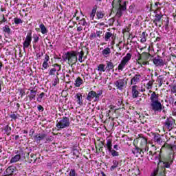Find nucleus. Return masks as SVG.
I'll return each instance as SVG.
<instances>
[{
	"label": "nucleus",
	"mask_w": 176,
	"mask_h": 176,
	"mask_svg": "<svg viewBox=\"0 0 176 176\" xmlns=\"http://www.w3.org/2000/svg\"><path fill=\"white\" fill-rule=\"evenodd\" d=\"M147 155L151 157V160H157L158 166H160L161 169L159 167L154 169L151 173V176H166L167 175V170L166 168H171L173 163H174V153L171 151L168 155L162 156V152H160L158 155H156V152L154 153L152 151L147 153Z\"/></svg>",
	"instance_id": "1"
},
{
	"label": "nucleus",
	"mask_w": 176,
	"mask_h": 176,
	"mask_svg": "<svg viewBox=\"0 0 176 176\" xmlns=\"http://www.w3.org/2000/svg\"><path fill=\"white\" fill-rule=\"evenodd\" d=\"M151 104L150 107L153 112L155 113H160L164 109V107L162 104V102L159 101V95L156 94V92H153L150 97Z\"/></svg>",
	"instance_id": "2"
},
{
	"label": "nucleus",
	"mask_w": 176,
	"mask_h": 176,
	"mask_svg": "<svg viewBox=\"0 0 176 176\" xmlns=\"http://www.w3.org/2000/svg\"><path fill=\"white\" fill-rule=\"evenodd\" d=\"M63 61H67L68 64H76L78 63V52L76 51L67 52L63 56Z\"/></svg>",
	"instance_id": "3"
},
{
	"label": "nucleus",
	"mask_w": 176,
	"mask_h": 176,
	"mask_svg": "<svg viewBox=\"0 0 176 176\" xmlns=\"http://www.w3.org/2000/svg\"><path fill=\"white\" fill-rule=\"evenodd\" d=\"M101 96H102V90H98L97 91V92L94 91H91L88 93L86 100H87V101H89V102H91V101H93V100L94 102H98V101H100V97H101Z\"/></svg>",
	"instance_id": "4"
},
{
	"label": "nucleus",
	"mask_w": 176,
	"mask_h": 176,
	"mask_svg": "<svg viewBox=\"0 0 176 176\" xmlns=\"http://www.w3.org/2000/svg\"><path fill=\"white\" fill-rule=\"evenodd\" d=\"M71 122H69V118L68 117H63L60 121H57L56 122V127L60 130L63 129H68Z\"/></svg>",
	"instance_id": "5"
},
{
	"label": "nucleus",
	"mask_w": 176,
	"mask_h": 176,
	"mask_svg": "<svg viewBox=\"0 0 176 176\" xmlns=\"http://www.w3.org/2000/svg\"><path fill=\"white\" fill-rule=\"evenodd\" d=\"M127 80L128 79L126 78H120L114 82V85L118 90L123 91L127 87Z\"/></svg>",
	"instance_id": "6"
},
{
	"label": "nucleus",
	"mask_w": 176,
	"mask_h": 176,
	"mask_svg": "<svg viewBox=\"0 0 176 176\" xmlns=\"http://www.w3.org/2000/svg\"><path fill=\"white\" fill-rule=\"evenodd\" d=\"M129 3V1H123L122 3H120V8L117 10L116 16L117 17H122L123 16V12L127 10L126 4Z\"/></svg>",
	"instance_id": "7"
},
{
	"label": "nucleus",
	"mask_w": 176,
	"mask_h": 176,
	"mask_svg": "<svg viewBox=\"0 0 176 176\" xmlns=\"http://www.w3.org/2000/svg\"><path fill=\"white\" fill-rule=\"evenodd\" d=\"M32 42V32L30 31L28 32L25 37V41L23 42V49H28Z\"/></svg>",
	"instance_id": "8"
},
{
	"label": "nucleus",
	"mask_w": 176,
	"mask_h": 176,
	"mask_svg": "<svg viewBox=\"0 0 176 176\" xmlns=\"http://www.w3.org/2000/svg\"><path fill=\"white\" fill-rule=\"evenodd\" d=\"M151 61H153V64L156 67H164V60L163 59H162V57L159 55H157L155 57L153 56Z\"/></svg>",
	"instance_id": "9"
},
{
	"label": "nucleus",
	"mask_w": 176,
	"mask_h": 176,
	"mask_svg": "<svg viewBox=\"0 0 176 176\" xmlns=\"http://www.w3.org/2000/svg\"><path fill=\"white\" fill-rule=\"evenodd\" d=\"M141 82V74L140 73H137L134 75L133 77L131 79V85L135 86V85H138Z\"/></svg>",
	"instance_id": "10"
},
{
	"label": "nucleus",
	"mask_w": 176,
	"mask_h": 176,
	"mask_svg": "<svg viewBox=\"0 0 176 176\" xmlns=\"http://www.w3.org/2000/svg\"><path fill=\"white\" fill-rule=\"evenodd\" d=\"M164 126L168 130H173L174 126V120L173 118H167L164 122Z\"/></svg>",
	"instance_id": "11"
},
{
	"label": "nucleus",
	"mask_w": 176,
	"mask_h": 176,
	"mask_svg": "<svg viewBox=\"0 0 176 176\" xmlns=\"http://www.w3.org/2000/svg\"><path fill=\"white\" fill-rule=\"evenodd\" d=\"M17 171V168L16 166H9L7 168L6 170L5 171L6 175H13L14 174H16L15 173Z\"/></svg>",
	"instance_id": "12"
},
{
	"label": "nucleus",
	"mask_w": 176,
	"mask_h": 176,
	"mask_svg": "<svg viewBox=\"0 0 176 176\" xmlns=\"http://www.w3.org/2000/svg\"><path fill=\"white\" fill-rule=\"evenodd\" d=\"M46 138V133H38L34 135V140L37 144H41V141H44Z\"/></svg>",
	"instance_id": "13"
},
{
	"label": "nucleus",
	"mask_w": 176,
	"mask_h": 176,
	"mask_svg": "<svg viewBox=\"0 0 176 176\" xmlns=\"http://www.w3.org/2000/svg\"><path fill=\"white\" fill-rule=\"evenodd\" d=\"M131 88H132V91H131L132 97L133 98H138L140 96V91H138V86L133 85L132 86Z\"/></svg>",
	"instance_id": "14"
},
{
	"label": "nucleus",
	"mask_w": 176,
	"mask_h": 176,
	"mask_svg": "<svg viewBox=\"0 0 176 176\" xmlns=\"http://www.w3.org/2000/svg\"><path fill=\"white\" fill-rule=\"evenodd\" d=\"M153 141L160 145L163 142V139H162V135L159 133H153Z\"/></svg>",
	"instance_id": "15"
},
{
	"label": "nucleus",
	"mask_w": 176,
	"mask_h": 176,
	"mask_svg": "<svg viewBox=\"0 0 176 176\" xmlns=\"http://www.w3.org/2000/svg\"><path fill=\"white\" fill-rule=\"evenodd\" d=\"M101 35H102V31L97 30L96 32H92L90 34V39H96V38H101Z\"/></svg>",
	"instance_id": "16"
},
{
	"label": "nucleus",
	"mask_w": 176,
	"mask_h": 176,
	"mask_svg": "<svg viewBox=\"0 0 176 176\" xmlns=\"http://www.w3.org/2000/svg\"><path fill=\"white\" fill-rule=\"evenodd\" d=\"M102 144L103 146L106 148L107 151L112 149V139H107L106 144H104V142H102Z\"/></svg>",
	"instance_id": "17"
},
{
	"label": "nucleus",
	"mask_w": 176,
	"mask_h": 176,
	"mask_svg": "<svg viewBox=\"0 0 176 176\" xmlns=\"http://www.w3.org/2000/svg\"><path fill=\"white\" fill-rule=\"evenodd\" d=\"M3 32H4L5 35H8V36H10L12 35V29L9 27V25H6L2 28Z\"/></svg>",
	"instance_id": "18"
},
{
	"label": "nucleus",
	"mask_w": 176,
	"mask_h": 176,
	"mask_svg": "<svg viewBox=\"0 0 176 176\" xmlns=\"http://www.w3.org/2000/svg\"><path fill=\"white\" fill-rule=\"evenodd\" d=\"M75 97L77 99V102L78 105L82 107L83 105V98L82 96V94L80 93L76 94Z\"/></svg>",
	"instance_id": "19"
},
{
	"label": "nucleus",
	"mask_w": 176,
	"mask_h": 176,
	"mask_svg": "<svg viewBox=\"0 0 176 176\" xmlns=\"http://www.w3.org/2000/svg\"><path fill=\"white\" fill-rule=\"evenodd\" d=\"M142 56L143 57L144 60H145V61H149L151 60H152L153 57V56L151 55V54L145 52L142 54Z\"/></svg>",
	"instance_id": "20"
},
{
	"label": "nucleus",
	"mask_w": 176,
	"mask_h": 176,
	"mask_svg": "<svg viewBox=\"0 0 176 176\" xmlns=\"http://www.w3.org/2000/svg\"><path fill=\"white\" fill-rule=\"evenodd\" d=\"M106 71L107 72H109V71H111V69H113V68L115 67V65H113V63H112V61H109V60H107L106 61Z\"/></svg>",
	"instance_id": "21"
},
{
	"label": "nucleus",
	"mask_w": 176,
	"mask_h": 176,
	"mask_svg": "<svg viewBox=\"0 0 176 176\" xmlns=\"http://www.w3.org/2000/svg\"><path fill=\"white\" fill-rule=\"evenodd\" d=\"M131 60V54L127 53L126 55L123 57L121 61H122L124 64L127 65V64H129V61H130Z\"/></svg>",
	"instance_id": "22"
},
{
	"label": "nucleus",
	"mask_w": 176,
	"mask_h": 176,
	"mask_svg": "<svg viewBox=\"0 0 176 176\" xmlns=\"http://www.w3.org/2000/svg\"><path fill=\"white\" fill-rule=\"evenodd\" d=\"M96 14H97V5H95L93 8L91 12L89 14V17L91 19V20H94V17H96Z\"/></svg>",
	"instance_id": "23"
},
{
	"label": "nucleus",
	"mask_w": 176,
	"mask_h": 176,
	"mask_svg": "<svg viewBox=\"0 0 176 176\" xmlns=\"http://www.w3.org/2000/svg\"><path fill=\"white\" fill-rule=\"evenodd\" d=\"M111 48L109 47H106L102 51V54L104 56V57H109V54H111Z\"/></svg>",
	"instance_id": "24"
},
{
	"label": "nucleus",
	"mask_w": 176,
	"mask_h": 176,
	"mask_svg": "<svg viewBox=\"0 0 176 176\" xmlns=\"http://www.w3.org/2000/svg\"><path fill=\"white\" fill-rule=\"evenodd\" d=\"M21 159V155L16 154L14 157H12L10 161V163H17Z\"/></svg>",
	"instance_id": "25"
},
{
	"label": "nucleus",
	"mask_w": 176,
	"mask_h": 176,
	"mask_svg": "<svg viewBox=\"0 0 176 176\" xmlns=\"http://www.w3.org/2000/svg\"><path fill=\"white\" fill-rule=\"evenodd\" d=\"M82 85H83V80L80 77H78L75 80L74 85L76 87H80Z\"/></svg>",
	"instance_id": "26"
},
{
	"label": "nucleus",
	"mask_w": 176,
	"mask_h": 176,
	"mask_svg": "<svg viewBox=\"0 0 176 176\" xmlns=\"http://www.w3.org/2000/svg\"><path fill=\"white\" fill-rule=\"evenodd\" d=\"M36 96V91L34 89L30 90V94L28 96L30 100L32 101V100H35Z\"/></svg>",
	"instance_id": "27"
},
{
	"label": "nucleus",
	"mask_w": 176,
	"mask_h": 176,
	"mask_svg": "<svg viewBox=\"0 0 176 176\" xmlns=\"http://www.w3.org/2000/svg\"><path fill=\"white\" fill-rule=\"evenodd\" d=\"M104 16H105V13L104 11L98 10L96 12V17L98 20H101V19H104Z\"/></svg>",
	"instance_id": "28"
},
{
	"label": "nucleus",
	"mask_w": 176,
	"mask_h": 176,
	"mask_svg": "<svg viewBox=\"0 0 176 176\" xmlns=\"http://www.w3.org/2000/svg\"><path fill=\"white\" fill-rule=\"evenodd\" d=\"M140 38H141V40H140L141 43H145V42H146V38H148V34H146V32H143L142 33Z\"/></svg>",
	"instance_id": "29"
},
{
	"label": "nucleus",
	"mask_w": 176,
	"mask_h": 176,
	"mask_svg": "<svg viewBox=\"0 0 176 176\" xmlns=\"http://www.w3.org/2000/svg\"><path fill=\"white\" fill-rule=\"evenodd\" d=\"M112 36H113V34H112L111 32H107L104 35L105 42H108V41H109V39H111V38H112Z\"/></svg>",
	"instance_id": "30"
},
{
	"label": "nucleus",
	"mask_w": 176,
	"mask_h": 176,
	"mask_svg": "<svg viewBox=\"0 0 176 176\" xmlns=\"http://www.w3.org/2000/svg\"><path fill=\"white\" fill-rule=\"evenodd\" d=\"M108 152L109 153H111V156H113V157H116L117 156H119V152L116 151V150H115L113 148L109 150Z\"/></svg>",
	"instance_id": "31"
},
{
	"label": "nucleus",
	"mask_w": 176,
	"mask_h": 176,
	"mask_svg": "<svg viewBox=\"0 0 176 176\" xmlns=\"http://www.w3.org/2000/svg\"><path fill=\"white\" fill-rule=\"evenodd\" d=\"M98 71L99 72H105V71H107V67H105V65L104 64H100L98 66Z\"/></svg>",
	"instance_id": "32"
},
{
	"label": "nucleus",
	"mask_w": 176,
	"mask_h": 176,
	"mask_svg": "<svg viewBox=\"0 0 176 176\" xmlns=\"http://www.w3.org/2000/svg\"><path fill=\"white\" fill-rule=\"evenodd\" d=\"M118 166H119V162H118L116 160H114L113 161V165L110 168L111 171H113L115 168L118 167Z\"/></svg>",
	"instance_id": "33"
},
{
	"label": "nucleus",
	"mask_w": 176,
	"mask_h": 176,
	"mask_svg": "<svg viewBox=\"0 0 176 176\" xmlns=\"http://www.w3.org/2000/svg\"><path fill=\"white\" fill-rule=\"evenodd\" d=\"M39 28L41 30V34H45L47 32V29L43 23L39 25Z\"/></svg>",
	"instance_id": "34"
},
{
	"label": "nucleus",
	"mask_w": 176,
	"mask_h": 176,
	"mask_svg": "<svg viewBox=\"0 0 176 176\" xmlns=\"http://www.w3.org/2000/svg\"><path fill=\"white\" fill-rule=\"evenodd\" d=\"M4 131L7 134V135H10L12 133V127L9 126V125H6L4 127Z\"/></svg>",
	"instance_id": "35"
},
{
	"label": "nucleus",
	"mask_w": 176,
	"mask_h": 176,
	"mask_svg": "<svg viewBox=\"0 0 176 176\" xmlns=\"http://www.w3.org/2000/svg\"><path fill=\"white\" fill-rule=\"evenodd\" d=\"M77 54H78V61L79 63H83V56H85V52L83 51H81L80 52H78Z\"/></svg>",
	"instance_id": "36"
},
{
	"label": "nucleus",
	"mask_w": 176,
	"mask_h": 176,
	"mask_svg": "<svg viewBox=\"0 0 176 176\" xmlns=\"http://www.w3.org/2000/svg\"><path fill=\"white\" fill-rule=\"evenodd\" d=\"M141 152H142V150L137 146H135V148L132 149V153L133 155H135L136 153L141 154Z\"/></svg>",
	"instance_id": "37"
},
{
	"label": "nucleus",
	"mask_w": 176,
	"mask_h": 176,
	"mask_svg": "<svg viewBox=\"0 0 176 176\" xmlns=\"http://www.w3.org/2000/svg\"><path fill=\"white\" fill-rule=\"evenodd\" d=\"M126 65H127L121 60V63L118 65V71H123V69H124Z\"/></svg>",
	"instance_id": "38"
},
{
	"label": "nucleus",
	"mask_w": 176,
	"mask_h": 176,
	"mask_svg": "<svg viewBox=\"0 0 176 176\" xmlns=\"http://www.w3.org/2000/svg\"><path fill=\"white\" fill-rule=\"evenodd\" d=\"M164 80V77H163V76H162V75H160L157 77V82H158L160 87L162 86V85H163Z\"/></svg>",
	"instance_id": "39"
},
{
	"label": "nucleus",
	"mask_w": 176,
	"mask_h": 176,
	"mask_svg": "<svg viewBox=\"0 0 176 176\" xmlns=\"http://www.w3.org/2000/svg\"><path fill=\"white\" fill-rule=\"evenodd\" d=\"M45 143L47 144V142H50L53 141V136H47V134H45Z\"/></svg>",
	"instance_id": "40"
},
{
	"label": "nucleus",
	"mask_w": 176,
	"mask_h": 176,
	"mask_svg": "<svg viewBox=\"0 0 176 176\" xmlns=\"http://www.w3.org/2000/svg\"><path fill=\"white\" fill-rule=\"evenodd\" d=\"M14 24H16L17 25H19V24H23V20L18 17L14 19Z\"/></svg>",
	"instance_id": "41"
},
{
	"label": "nucleus",
	"mask_w": 176,
	"mask_h": 176,
	"mask_svg": "<svg viewBox=\"0 0 176 176\" xmlns=\"http://www.w3.org/2000/svg\"><path fill=\"white\" fill-rule=\"evenodd\" d=\"M69 176H78V173H76V170H75V169H70Z\"/></svg>",
	"instance_id": "42"
},
{
	"label": "nucleus",
	"mask_w": 176,
	"mask_h": 176,
	"mask_svg": "<svg viewBox=\"0 0 176 176\" xmlns=\"http://www.w3.org/2000/svg\"><path fill=\"white\" fill-rule=\"evenodd\" d=\"M162 17H163V15L157 14L155 15V21H156L157 23H159V21H160V20H162Z\"/></svg>",
	"instance_id": "43"
},
{
	"label": "nucleus",
	"mask_w": 176,
	"mask_h": 176,
	"mask_svg": "<svg viewBox=\"0 0 176 176\" xmlns=\"http://www.w3.org/2000/svg\"><path fill=\"white\" fill-rule=\"evenodd\" d=\"M153 85V81L150 80L148 82L146 85V87H147L148 90H150V89H152V86Z\"/></svg>",
	"instance_id": "44"
},
{
	"label": "nucleus",
	"mask_w": 176,
	"mask_h": 176,
	"mask_svg": "<svg viewBox=\"0 0 176 176\" xmlns=\"http://www.w3.org/2000/svg\"><path fill=\"white\" fill-rule=\"evenodd\" d=\"M43 97H45V93L42 92L41 94H39L38 98H37V101L38 102H42V98H43Z\"/></svg>",
	"instance_id": "45"
},
{
	"label": "nucleus",
	"mask_w": 176,
	"mask_h": 176,
	"mask_svg": "<svg viewBox=\"0 0 176 176\" xmlns=\"http://www.w3.org/2000/svg\"><path fill=\"white\" fill-rule=\"evenodd\" d=\"M73 155L74 156H76V159H78L79 157V151L78 149H74Z\"/></svg>",
	"instance_id": "46"
},
{
	"label": "nucleus",
	"mask_w": 176,
	"mask_h": 176,
	"mask_svg": "<svg viewBox=\"0 0 176 176\" xmlns=\"http://www.w3.org/2000/svg\"><path fill=\"white\" fill-rule=\"evenodd\" d=\"M33 38L34 43H38V42L39 41V36H38V34H34Z\"/></svg>",
	"instance_id": "47"
},
{
	"label": "nucleus",
	"mask_w": 176,
	"mask_h": 176,
	"mask_svg": "<svg viewBox=\"0 0 176 176\" xmlns=\"http://www.w3.org/2000/svg\"><path fill=\"white\" fill-rule=\"evenodd\" d=\"M79 24H81V25H87V22H86V19H82L81 20H80V23Z\"/></svg>",
	"instance_id": "48"
},
{
	"label": "nucleus",
	"mask_w": 176,
	"mask_h": 176,
	"mask_svg": "<svg viewBox=\"0 0 176 176\" xmlns=\"http://www.w3.org/2000/svg\"><path fill=\"white\" fill-rule=\"evenodd\" d=\"M59 80L58 77H56L53 81V86H57V83H58Z\"/></svg>",
	"instance_id": "49"
},
{
	"label": "nucleus",
	"mask_w": 176,
	"mask_h": 176,
	"mask_svg": "<svg viewBox=\"0 0 176 176\" xmlns=\"http://www.w3.org/2000/svg\"><path fill=\"white\" fill-rule=\"evenodd\" d=\"M56 71H57V69L56 68L51 69L49 72V75H54V74H56Z\"/></svg>",
	"instance_id": "50"
},
{
	"label": "nucleus",
	"mask_w": 176,
	"mask_h": 176,
	"mask_svg": "<svg viewBox=\"0 0 176 176\" xmlns=\"http://www.w3.org/2000/svg\"><path fill=\"white\" fill-rule=\"evenodd\" d=\"M37 109L39 111V112H43V111H45V109L41 104L37 106Z\"/></svg>",
	"instance_id": "51"
},
{
	"label": "nucleus",
	"mask_w": 176,
	"mask_h": 176,
	"mask_svg": "<svg viewBox=\"0 0 176 176\" xmlns=\"http://www.w3.org/2000/svg\"><path fill=\"white\" fill-rule=\"evenodd\" d=\"M47 67H49V63L47 62H43V67L44 69H47Z\"/></svg>",
	"instance_id": "52"
},
{
	"label": "nucleus",
	"mask_w": 176,
	"mask_h": 176,
	"mask_svg": "<svg viewBox=\"0 0 176 176\" xmlns=\"http://www.w3.org/2000/svg\"><path fill=\"white\" fill-rule=\"evenodd\" d=\"M10 118H11V119H13L14 120H16V119H17V115L11 114V115H10Z\"/></svg>",
	"instance_id": "53"
},
{
	"label": "nucleus",
	"mask_w": 176,
	"mask_h": 176,
	"mask_svg": "<svg viewBox=\"0 0 176 176\" xmlns=\"http://www.w3.org/2000/svg\"><path fill=\"white\" fill-rule=\"evenodd\" d=\"M50 60V57L49 56V55L46 54L45 57V60L44 62L48 63V61Z\"/></svg>",
	"instance_id": "54"
},
{
	"label": "nucleus",
	"mask_w": 176,
	"mask_h": 176,
	"mask_svg": "<svg viewBox=\"0 0 176 176\" xmlns=\"http://www.w3.org/2000/svg\"><path fill=\"white\" fill-rule=\"evenodd\" d=\"M1 22H2L3 23L8 22V20L5 19V15H4V14L2 15V20H1Z\"/></svg>",
	"instance_id": "55"
},
{
	"label": "nucleus",
	"mask_w": 176,
	"mask_h": 176,
	"mask_svg": "<svg viewBox=\"0 0 176 176\" xmlns=\"http://www.w3.org/2000/svg\"><path fill=\"white\" fill-rule=\"evenodd\" d=\"M113 149L114 151H119V146H118V144H115L113 146Z\"/></svg>",
	"instance_id": "56"
},
{
	"label": "nucleus",
	"mask_w": 176,
	"mask_h": 176,
	"mask_svg": "<svg viewBox=\"0 0 176 176\" xmlns=\"http://www.w3.org/2000/svg\"><path fill=\"white\" fill-rule=\"evenodd\" d=\"M2 85H3V81L0 80V93L2 91Z\"/></svg>",
	"instance_id": "57"
},
{
	"label": "nucleus",
	"mask_w": 176,
	"mask_h": 176,
	"mask_svg": "<svg viewBox=\"0 0 176 176\" xmlns=\"http://www.w3.org/2000/svg\"><path fill=\"white\" fill-rule=\"evenodd\" d=\"M83 30V28L82 26H79L77 28L78 32H80Z\"/></svg>",
	"instance_id": "58"
},
{
	"label": "nucleus",
	"mask_w": 176,
	"mask_h": 176,
	"mask_svg": "<svg viewBox=\"0 0 176 176\" xmlns=\"http://www.w3.org/2000/svg\"><path fill=\"white\" fill-rule=\"evenodd\" d=\"M159 5H160V3H159V2H156L155 3V9H159V7H158Z\"/></svg>",
	"instance_id": "59"
},
{
	"label": "nucleus",
	"mask_w": 176,
	"mask_h": 176,
	"mask_svg": "<svg viewBox=\"0 0 176 176\" xmlns=\"http://www.w3.org/2000/svg\"><path fill=\"white\" fill-rule=\"evenodd\" d=\"M20 94H21V97H23L25 94V91H24L23 90H21L20 91Z\"/></svg>",
	"instance_id": "60"
},
{
	"label": "nucleus",
	"mask_w": 176,
	"mask_h": 176,
	"mask_svg": "<svg viewBox=\"0 0 176 176\" xmlns=\"http://www.w3.org/2000/svg\"><path fill=\"white\" fill-rule=\"evenodd\" d=\"M142 151H144V152H148L149 151V147L146 146L145 148H143Z\"/></svg>",
	"instance_id": "61"
},
{
	"label": "nucleus",
	"mask_w": 176,
	"mask_h": 176,
	"mask_svg": "<svg viewBox=\"0 0 176 176\" xmlns=\"http://www.w3.org/2000/svg\"><path fill=\"white\" fill-rule=\"evenodd\" d=\"M35 156H36V155H35L34 153H31V154H30V157H31L32 159H34V160H36Z\"/></svg>",
	"instance_id": "62"
},
{
	"label": "nucleus",
	"mask_w": 176,
	"mask_h": 176,
	"mask_svg": "<svg viewBox=\"0 0 176 176\" xmlns=\"http://www.w3.org/2000/svg\"><path fill=\"white\" fill-rule=\"evenodd\" d=\"M117 105L118 107H120V105H122V102L120 100H119L118 102H117Z\"/></svg>",
	"instance_id": "63"
},
{
	"label": "nucleus",
	"mask_w": 176,
	"mask_h": 176,
	"mask_svg": "<svg viewBox=\"0 0 176 176\" xmlns=\"http://www.w3.org/2000/svg\"><path fill=\"white\" fill-rule=\"evenodd\" d=\"M160 37H157L156 38V39H155V41H157V42H160Z\"/></svg>",
	"instance_id": "64"
}]
</instances>
